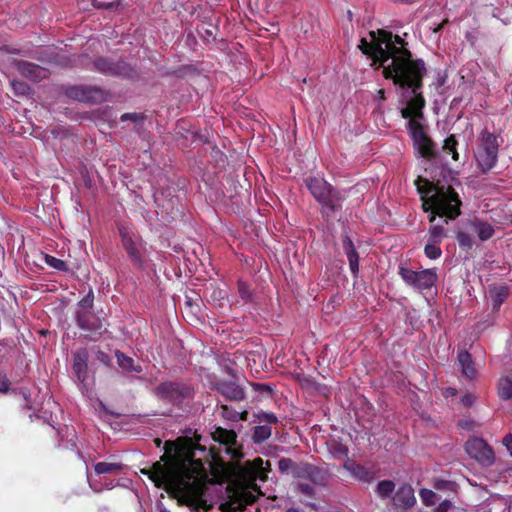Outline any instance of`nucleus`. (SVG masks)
<instances>
[{
  "label": "nucleus",
  "mask_w": 512,
  "mask_h": 512,
  "mask_svg": "<svg viewBox=\"0 0 512 512\" xmlns=\"http://www.w3.org/2000/svg\"><path fill=\"white\" fill-rule=\"evenodd\" d=\"M173 448L172 442L165 443V453L161 461L155 462L148 474L155 486L164 489L167 493L185 498L188 504L200 498L206 489L205 479L207 478L204 464L201 459H194V455L187 456V462L178 463L173 461L170 454Z\"/></svg>",
  "instance_id": "1"
},
{
  "label": "nucleus",
  "mask_w": 512,
  "mask_h": 512,
  "mask_svg": "<svg viewBox=\"0 0 512 512\" xmlns=\"http://www.w3.org/2000/svg\"><path fill=\"white\" fill-rule=\"evenodd\" d=\"M425 62L422 59H413L412 57L403 65L398 64L396 69L387 70L385 79H391L393 84L403 90H410L413 95L402 108L400 113L408 121L421 122L425 119L424 108L426 100L421 92L423 87V78L426 74Z\"/></svg>",
  "instance_id": "2"
},
{
  "label": "nucleus",
  "mask_w": 512,
  "mask_h": 512,
  "mask_svg": "<svg viewBox=\"0 0 512 512\" xmlns=\"http://www.w3.org/2000/svg\"><path fill=\"white\" fill-rule=\"evenodd\" d=\"M370 36V42L365 38L361 39L359 48L373 60V65L377 64L376 70L383 69L384 77L387 70L396 69L398 64L403 65L412 57L407 43L400 36L386 30L372 31Z\"/></svg>",
  "instance_id": "3"
},
{
  "label": "nucleus",
  "mask_w": 512,
  "mask_h": 512,
  "mask_svg": "<svg viewBox=\"0 0 512 512\" xmlns=\"http://www.w3.org/2000/svg\"><path fill=\"white\" fill-rule=\"evenodd\" d=\"M422 208L429 212V222L436 221V217L456 219L461 214L462 201L458 193L452 188H437L430 197H422Z\"/></svg>",
  "instance_id": "4"
},
{
  "label": "nucleus",
  "mask_w": 512,
  "mask_h": 512,
  "mask_svg": "<svg viewBox=\"0 0 512 512\" xmlns=\"http://www.w3.org/2000/svg\"><path fill=\"white\" fill-rule=\"evenodd\" d=\"M306 186L315 200L321 205L323 217L329 218L331 213L342 208L343 195L321 178L306 179Z\"/></svg>",
  "instance_id": "5"
},
{
  "label": "nucleus",
  "mask_w": 512,
  "mask_h": 512,
  "mask_svg": "<svg viewBox=\"0 0 512 512\" xmlns=\"http://www.w3.org/2000/svg\"><path fill=\"white\" fill-rule=\"evenodd\" d=\"M117 229L121 239V245L129 260L133 266L139 269L143 268L145 263L143 256L145 243L141 235L132 224L124 221L117 223Z\"/></svg>",
  "instance_id": "6"
},
{
  "label": "nucleus",
  "mask_w": 512,
  "mask_h": 512,
  "mask_svg": "<svg viewBox=\"0 0 512 512\" xmlns=\"http://www.w3.org/2000/svg\"><path fill=\"white\" fill-rule=\"evenodd\" d=\"M498 136L484 128L479 137V145L476 153L478 167L483 173L489 172L498 162L499 152Z\"/></svg>",
  "instance_id": "7"
},
{
  "label": "nucleus",
  "mask_w": 512,
  "mask_h": 512,
  "mask_svg": "<svg viewBox=\"0 0 512 512\" xmlns=\"http://www.w3.org/2000/svg\"><path fill=\"white\" fill-rule=\"evenodd\" d=\"M155 395L175 406H180L185 401L192 400L195 395L194 388L183 382L164 381L154 390Z\"/></svg>",
  "instance_id": "8"
},
{
  "label": "nucleus",
  "mask_w": 512,
  "mask_h": 512,
  "mask_svg": "<svg viewBox=\"0 0 512 512\" xmlns=\"http://www.w3.org/2000/svg\"><path fill=\"white\" fill-rule=\"evenodd\" d=\"M406 128L412 139L414 149L422 158L432 160L437 157L436 144L428 135L423 123L414 120L408 121Z\"/></svg>",
  "instance_id": "9"
},
{
  "label": "nucleus",
  "mask_w": 512,
  "mask_h": 512,
  "mask_svg": "<svg viewBox=\"0 0 512 512\" xmlns=\"http://www.w3.org/2000/svg\"><path fill=\"white\" fill-rule=\"evenodd\" d=\"M398 274L408 286L419 291L431 289L437 281V274L434 269L414 271L408 267L400 265Z\"/></svg>",
  "instance_id": "10"
},
{
  "label": "nucleus",
  "mask_w": 512,
  "mask_h": 512,
  "mask_svg": "<svg viewBox=\"0 0 512 512\" xmlns=\"http://www.w3.org/2000/svg\"><path fill=\"white\" fill-rule=\"evenodd\" d=\"M467 454L483 466H491L495 461V454L491 446L481 438H471L465 444Z\"/></svg>",
  "instance_id": "11"
},
{
  "label": "nucleus",
  "mask_w": 512,
  "mask_h": 512,
  "mask_svg": "<svg viewBox=\"0 0 512 512\" xmlns=\"http://www.w3.org/2000/svg\"><path fill=\"white\" fill-rule=\"evenodd\" d=\"M93 65L97 72L107 76L128 77L132 72L131 67L126 62L115 61L109 57H97L94 59Z\"/></svg>",
  "instance_id": "12"
},
{
  "label": "nucleus",
  "mask_w": 512,
  "mask_h": 512,
  "mask_svg": "<svg viewBox=\"0 0 512 512\" xmlns=\"http://www.w3.org/2000/svg\"><path fill=\"white\" fill-rule=\"evenodd\" d=\"M299 479H307L318 486H328L332 480V472L323 466L302 462Z\"/></svg>",
  "instance_id": "13"
},
{
  "label": "nucleus",
  "mask_w": 512,
  "mask_h": 512,
  "mask_svg": "<svg viewBox=\"0 0 512 512\" xmlns=\"http://www.w3.org/2000/svg\"><path fill=\"white\" fill-rule=\"evenodd\" d=\"M66 95L74 100L87 103H100L104 100V92L97 87L72 86L66 90Z\"/></svg>",
  "instance_id": "14"
},
{
  "label": "nucleus",
  "mask_w": 512,
  "mask_h": 512,
  "mask_svg": "<svg viewBox=\"0 0 512 512\" xmlns=\"http://www.w3.org/2000/svg\"><path fill=\"white\" fill-rule=\"evenodd\" d=\"M76 324L77 326L92 335L101 336L104 332L103 322L100 317L94 314L90 310H78L76 312Z\"/></svg>",
  "instance_id": "15"
},
{
  "label": "nucleus",
  "mask_w": 512,
  "mask_h": 512,
  "mask_svg": "<svg viewBox=\"0 0 512 512\" xmlns=\"http://www.w3.org/2000/svg\"><path fill=\"white\" fill-rule=\"evenodd\" d=\"M13 65L23 77L33 82H38L48 77V70L38 64L25 60H13Z\"/></svg>",
  "instance_id": "16"
},
{
  "label": "nucleus",
  "mask_w": 512,
  "mask_h": 512,
  "mask_svg": "<svg viewBox=\"0 0 512 512\" xmlns=\"http://www.w3.org/2000/svg\"><path fill=\"white\" fill-rule=\"evenodd\" d=\"M212 388L229 401H242L246 394L244 389L234 381L219 380L213 383Z\"/></svg>",
  "instance_id": "17"
},
{
  "label": "nucleus",
  "mask_w": 512,
  "mask_h": 512,
  "mask_svg": "<svg viewBox=\"0 0 512 512\" xmlns=\"http://www.w3.org/2000/svg\"><path fill=\"white\" fill-rule=\"evenodd\" d=\"M211 436L215 442L226 446L227 452L232 454V456L237 455V434L234 430L216 427L214 431L211 432Z\"/></svg>",
  "instance_id": "18"
},
{
  "label": "nucleus",
  "mask_w": 512,
  "mask_h": 512,
  "mask_svg": "<svg viewBox=\"0 0 512 512\" xmlns=\"http://www.w3.org/2000/svg\"><path fill=\"white\" fill-rule=\"evenodd\" d=\"M88 359L89 353L86 348H80L73 354V371L78 381L82 384L88 378Z\"/></svg>",
  "instance_id": "19"
},
{
  "label": "nucleus",
  "mask_w": 512,
  "mask_h": 512,
  "mask_svg": "<svg viewBox=\"0 0 512 512\" xmlns=\"http://www.w3.org/2000/svg\"><path fill=\"white\" fill-rule=\"evenodd\" d=\"M393 504L397 508H401L403 510H407L414 506L416 503V498L414 495V490L409 484L401 485L398 490L395 492L393 498Z\"/></svg>",
  "instance_id": "20"
},
{
  "label": "nucleus",
  "mask_w": 512,
  "mask_h": 512,
  "mask_svg": "<svg viewBox=\"0 0 512 512\" xmlns=\"http://www.w3.org/2000/svg\"><path fill=\"white\" fill-rule=\"evenodd\" d=\"M467 229L471 233H476L481 241L489 240L494 234L493 226L477 217L467 222Z\"/></svg>",
  "instance_id": "21"
},
{
  "label": "nucleus",
  "mask_w": 512,
  "mask_h": 512,
  "mask_svg": "<svg viewBox=\"0 0 512 512\" xmlns=\"http://www.w3.org/2000/svg\"><path fill=\"white\" fill-rule=\"evenodd\" d=\"M342 247H343V250L348 258L351 273L354 276H357V274L359 272V255L354 246L353 241L351 240V238L348 235L343 236Z\"/></svg>",
  "instance_id": "22"
},
{
  "label": "nucleus",
  "mask_w": 512,
  "mask_h": 512,
  "mask_svg": "<svg viewBox=\"0 0 512 512\" xmlns=\"http://www.w3.org/2000/svg\"><path fill=\"white\" fill-rule=\"evenodd\" d=\"M345 470L349 471L353 477L362 481L370 482L373 479V473L361 464L352 460H347L343 464Z\"/></svg>",
  "instance_id": "23"
},
{
  "label": "nucleus",
  "mask_w": 512,
  "mask_h": 512,
  "mask_svg": "<svg viewBox=\"0 0 512 512\" xmlns=\"http://www.w3.org/2000/svg\"><path fill=\"white\" fill-rule=\"evenodd\" d=\"M461 374L467 379H473L476 376V369L471 354L468 351H460L457 356Z\"/></svg>",
  "instance_id": "24"
},
{
  "label": "nucleus",
  "mask_w": 512,
  "mask_h": 512,
  "mask_svg": "<svg viewBox=\"0 0 512 512\" xmlns=\"http://www.w3.org/2000/svg\"><path fill=\"white\" fill-rule=\"evenodd\" d=\"M448 218L444 219L441 218V222L440 223H431L430 227H429V230H428V233H429V237H428V240L431 241L432 243H441L442 240L444 238L447 237V232H446V229H445V225L448 224Z\"/></svg>",
  "instance_id": "25"
},
{
  "label": "nucleus",
  "mask_w": 512,
  "mask_h": 512,
  "mask_svg": "<svg viewBox=\"0 0 512 512\" xmlns=\"http://www.w3.org/2000/svg\"><path fill=\"white\" fill-rule=\"evenodd\" d=\"M278 469L281 473L291 474L294 478H299L302 462H295L290 458H281L278 461Z\"/></svg>",
  "instance_id": "26"
},
{
  "label": "nucleus",
  "mask_w": 512,
  "mask_h": 512,
  "mask_svg": "<svg viewBox=\"0 0 512 512\" xmlns=\"http://www.w3.org/2000/svg\"><path fill=\"white\" fill-rule=\"evenodd\" d=\"M121 462H98L94 465V471L97 475L116 474L123 469Z\"/></svg>",
  "instance_id": "27"
},
{
  "label": "nucleus",
  "mask_w": 512,
  "mask_h": 512,
  "mask_svg": "<svg viewBox=\"0 0 512 512\" xmlns=\"http://www.w3.org/2000/svg\"><path fill=\"white\" fill-rule=\"evenodd\" d=\"M415 185L421 198L429 197L428 195L432 192L435 193L437 188H444L443 186L434 185L432 182L420 176L415 180Z\"/></svg>",
  "instance_id": "28"
},
{
  "label": "nucleus",
  "mask_w": 512,
  "mask_h": 512,
  "mask_svg": "<svg viewBox=\"0 0 512 512\" xmlns=\"http://www.w3.org/2000/svg\"><path fill=\"white\" fill-rule=\"evenodd\" d=\"M115 356H116L118 365L123 370H125L127 372H132V371L141 372V367H136L134 365V360L131 357L124 354L123 352L117 350L115 352Z\"/></svg>",
  "instance_id": "29"
},
{
  "label": "nucleus",
  "mask_w": 512,
  "mask_h": 512,
  "mask_svg": "<svg viewBox=\"0 0 512 512\" xmlns=\"http://www.w3.org/2000/svg\"><path fill=\"white\" fill-rule=\"evenodd\" d=\"M498 396L501 400L512 399V379L502 377L498 382Z\"/></svg>",
  "instance_id": "30"
},
{
  "label": "nucleus",
  "mask_w": 512,
  "mask_h": 512,
  "mask_svg": "<svg viewBox=\"0 0 512 512\" xmlns=\"http://www.w3.org/2000/svg\"><path fill=\"white\" fill-rule=\"evenodd\" d=\"M272 435L271 427L268 425H258L253 429L252 440L260 444L269 439Z\"/></svg>",
  "instance_id": "31"
},
{
  "label": "nucleus",
  "mask_w": 512,
  "mask_h": 512,
  "mask_svg": "<svg viewBox=\"0 0 512 512\" xmlns=\"http://www.w3.org/2000/svg\"><path fill=\"white\" fill-rule=\"evenodd\" d=\"M395 490V483L392 480L379 481L376 486V493L382 499H386L392 495Z\"/></svg>",
  "instance_id": "32"
},
{
  "label": "nucleus",
  "mask_w": 512,
  "mask_h": 512,
  "mask_svg": "<svg viewBox=\"0 0 512 512\" xmlns=\"http://www.w3.org/2000/svg\"><path fill=\"white\" fill-rule=\"evenodd\" d=\"M329 451L335 459L347 458L349 454L348 447L342 442L336 440L331 442Z\"/></svg>",
  "instance_id": "33"
},
{
  "label": "nucleus",
  "mask_w": 512,
  "mask_h": 512,
  "mask_svg": "<svg viewBox=\"0 0 512 512\" xmlns=\"http://www.w3.org/2000/svg\"><path fill=\"white\" fill-rule=\"evenodd\" d=\"M459 247L464 251H469L474 245V239L471 233L459 230L456 235Z\"/></svg>",
  "instance_id": "34"
},
{
  "label": "nucleus",
  "mask_w": 512,
  "mask_h": 512,
  "mask_svg": "<svg viewBox=\"0 0 512 512\" xmlns=\"http://www.w3.org/2000/svg\"><path fill=\"white\" fill-rule=\"evenodd\" d=\"M458 141L454 134L449 135L443 144V151L446 153H450L452 155V159L457 161L459 159V153L457 152Z\"/></svg>",
  "instance_id": "35"
},
{
  "label": "nucleus",
  "mask_w": 512,
  "mask_h": 512,
  "mask_svg": "<svg viewBox=\"0 0 512 512\" xmlns=\"http://www.w3.org/2000/svg\"><path fill=\"white\" fill-rule=\"evenodd\" d=\"M507 297L508 289L506 287L496 289L492 296L493 309L498 310Z\"/></svg>",
  "instance_id": "36"
},
{
  "label": "nucleus",
  "mask_w": 512,
  "mask_h": 512,
  "mask_svg": "<svg viewBox=\"0 0 512 512\" xmlns=\"http://www.w3.org/2000/svg\"><path fill=\"white\" fill-rule=\"evenodd\" d=\"M254 417L259 423H264V425H272L278 423V417L272 412L259 411L254 414Z\"/></svg>",
  "instance_id": "37"
},
{
  "label": "nucleus",
  "mask_w": 512,
  "mask_h": 512,
  "mask_svg": "<svg viewBox=\"0 0 512 512\" xmlns=\"http://www.w3.org/2000/svg\"><path fill=\"white\" fill-rule=\"evenodd\" d=\"M440 243H432L431 241L427 240V243L424 248L425 255L429 259H438L442 255V250L439 247Z\"/></svg>",
  "instance_id": "38"
},
{
  "label": "nucleus",
  "mask_w": 512,
  "mask_h": 512,
  "mask_svg": "<svg viewBox=\"0 0 512 512\" xmlns=\"http://www.w3.org/2000/svg\"><path fill=\"white\" fill-rule=\"evenodd\" d=\"M419 495H420V498H421L423 504L426 506L434 505L438 500L437 494L430 489H426V488L421 489L419 491Z\"/></svg>",
  "instance_id": "39"
},
{
  "label": "nucleus",
  "mask_w": 512,
  "mask_h": 512,
  "mask_svg": "<svg viewBox=\"0 0 512 512\" xmlns=\"http://www.w3.org/2000/svg\"><path fill=\"white\" fill-rule=\"evenodd\" d=\"M44 259H45V263L56 269V270H59V271H66L68 268H67V264L65 263V261L59 259V258H56L54 256H51V255H48V254H45L44 256Z\"/></svg>",
  "instance_id": "40"
},
{
  "label": "nucleus",
  "mask_w": 512,
  "mask_h": 512,
  "mask_svg": "<svg viewBox=\"0 0 512 512\" xmlns=\"http://www.w3.org/2000/svg\"><path fill=\"white\" fill-rule=\"evenodd\" d=\"M238 294L245 302H251L253 300V292L249 285L242 281H238Z\"/></svg>",
  "instance_id": "41"
},
{
  "label": "nucleus",
  "mask_w": 512,
  "mask_h": 512,
  "mask_svg": "<svg viewBox=\"0 0 512 512\" xmlns=\"http://www.w3.org/2000/svg\"><path fill=\"white\" fill-rule=\"evenodd\" d=\"M10 84L16 95L25 96L29 94L30 87L25 82L13 79Z\"/></svg>",
  "instance_id": "42"
},
{
  "label": "nucleus",
  "mask_w": 512,
  "mask_h": 512,
  "mask_svg": "<svg viewBox=\"0 0 512 512\" xmlns=\"http://www.w3.org/2000/svg\"><path fill=\"white\" fill-rule=\"evenodd\" d=\"M93 302H94V295H93V291L90 290L89 293L78 302V306L82 308L81 310H90L91 311L92 307H93Z\"/></svg>",
  "instance_id": "43"
},
{
  "label": "nucleus",
  "mask_w": 512,
  "mask_h": 512,
  "mask_svg": "<svg viewBox=\"0 0 512 512\" xmlns=\"http://www.w3.org/2000/svg\"><path fill=\"white\" fill-rule=\"evenodd\" d=\"M221 414L223 418L230 420V421H237V411L233 409L232 407L223 404L220 406Z\"/></svg>",
  "instance_id": "44"
},
{
  "label": "nucleus",
  "mask_w": 512,
  "mask_h": 512,
  "mask_svg": "<svg viewBox=\"0 0 512 512\" xmlns=\"http://www.w3.org/2000/svg\"><path fill=\"white\" fill-rule=\"evenodd\" d=\"M120 120L122 122L132 121V122L138 123V122H141L144 120V115L140 114V113H135V112L134 113H124L121 115Z\"/></svg>",
  "instance_id": "45"
},
{
  "label": "nucleus",
  "mask_w": 512,
  "mask_h": 512,
  "mask_svg": "<svg viewBox=\"0 0 512 512\" xmlns=\"http://www.w3.org/2000/svg\"><path fill=\"white\" fill-rule=\"evenodd\" d=\"M298 489L301 493H303L304 495H306L308 497H313L315 494L314 488L310 484H307V483L298 484Z\"/></svg>",
  "instance_id": "46"
},
{
  "label": "nucleus",
  "mask_w": 512,
  "mask_h": 512,
  "mask_svg": "<svg viewBox=\"0 0 512 512\" xmlns=\"http://www.w3.org/2000/svg\"><path fill=\"white\" fill-rule=\"evenodd\" d=\"M452 487V482L443 479H437L434 482V488L437 490H450Z\"/></svg>",
  "instance_id": "47"
},
{
  "label": "nucleus",
  "mask_w": 512,
  "mask_h": 512,
  "mask_svg": "<svg viewBox=\"0 0 512 512\" xmlns=\"http://www.w3.org/2000/svg\"><path fill=\"white\" fill-rule=\"evenodd\" d=\"M96 359L99 362H101L102 364L107 365V366L110 365V363H111L110 356L106 352H104V351H102L100 349H98L96 351Z\"/></svg>",
  "instance_id": "48"
},
{
  "label": "nucleus",
  "mask_w": 512,
  "mask_h": 512,
  "mask_svg": "<svg viewBox=\"0 0 512 512\" xmlns=\"http://www.w3.org/2000/svg\"><path fill=\"white\" fill-rule=\"evenodd\" d=\"M11 382L6 375L0 374V393H7L10 389Z\"/></svg>",
  "instance_id": "49"
},
{
  "label": "nucleus",
  "mask_w": 512,
  "mask_h": 512,
  "mask_svg": "<svg viewBox=\"0 0 512 512\" xmlns=\"http://www.w3.org/2000/svg\"><path fill=\"white\" fill-rule=\"evenodd\" d=\"M476 401V397L475 395L471 394V393H466L465 395H463V397L461 398V403L465 406V407H470L472 406Z\"/></svg>",
  "instance_id": "50"
},
{
  "label": "nucleus",
  "mask_w": 512,
  "mask_h": 512,
  "mask_svg": "<svg viewBox=\"0 0 512 512\" xmlns=\"http://www.w3.org/2000/svg\"><path fill=\"white\" fill-rule=\"evenodd\" d=\"M503 445L507 448L509 454L512 456V434H508L503 438Z\"/></svg>",
  "instance_id": "51"
},
{
  "label": "nucleus",
  "mask_w": 512,
  "mask_h": 512,
  "mask_svg": "<svg viewBox=\"0 0 512 512\" xmlns=\"http://www.w3.org/2000/svg\"><path fill=\"white\" fill-rule=\"evenodd\" d=\"M451 507V502L449 500H444L442 503H440V505L438 506V511L439 512H444L446 511L447 509H449Z\"/></svg>",
  "instance_id": "52"
},
{
  "label": "nucleus",
  "mask_w": 512,
  "mask_h": 512,
  "mask_svg": "<svg viewBox=\"0 0 512 512\" xmlns=\"http://www.w3.org/2000/svg\"><path fill=\"white\" fill-rule=\"evenodd\" d=\"M115 6H118V4L114 3V2H108V3H100L99 5H97L96 7L97 8H104V9H113Z\"/></svg>",
  "instance_id": "53"
},
{
  "label": "nucleus",
  "mask_w": 512,
  "mask_h": 512,
  "mask_svg": "<svg viewBox=\"0 0 512 512\" xmlns=\"http://www.w3.org/2000/svg\"><path fill=\"white\" fill-rule=\"evenodd\" d=\"M237 416H238L237 421H239V420L246 421L247 417H248V412L246 410H244L242 412L237 411Z\"/></svg>",
  "instance_id": "54"
},
{
  "label": "nucleus",
  "mask_w": 512,
  "mask_h": 512,
  "mask_svg": "<svg viewBox=\"0 0 512 512\" xmlns=\"http://www.w3.org/2000/svg\"><path fill=\"white\" fill-rule=\"evenodd\" d=\"M449 23L448 19H444L435 29L434 32H440L447 24Z\"/></svg>",
  "instance_id": "55"
},
{
  "label": "nucleus",
  "mask_w": 512,
  "mask_h": 512,
  "mask_svg": "<svg viewBox=\"0 0 512 512\" xmlns=\"http://www.w3.org/2000/svg\"><path fill=\"white\" fill-rule=\"evenodd\" d=\"M5 51L7 53H10V54H21V50L20 49H15V48L5 47Z\"/></svg>",
  "instance_id": "56"
},
{
  "label": "nucleus",
  "mask_w": 512,
  "mask_h": 512,
  "mask_svg": "<svg viewBox=\"0 0 512 512\" xmlns=\"http://www.w3.org/2000/svg\"><path fill=\"white\" fill-rule=\"evenodd\" d=\"M377 96L379 100H385V91L383 89L378 90Z\"/></svg>",
  "instance_id": "57"
},
{
  "label": "nucleus",
  "mask_w": 512,
  "mask_h": 512,
  "mask_svg": "<svg viewBox=\"0 0 512 512\" xmlns=\"http://www.w3.org/2000/svg\"><path fill=\"white\" fill-rule=\"evenodd\" d=\"M286 512H303V510L299 509V508H294V507H291V508H288L286 510Z\"/></svg>",
  "instance_id": "58"
},
{
  "label": "nucleus",
  "mask_w": 512,
  "mask_h": 512,
  "mask_svg": "<svg viewBox=\"0 0 512 512\" xmlns=\"http://www.w3.org/2000/svg\"><path fill=\"white\" fill-rule=\"evenodd\" d=\"M227 373H228V374H230V375H232V376L234 375V374H233V370H232L231 368H228V369H227Z\"/></svg>",
  "instance_id": "59"
},
{
  "label": "nucleus",
  "mask_w": 512,
  "mask_h": 512,
  "mask_svg": "<svg viewBox=\"0 0 512 512\" xmlns=\"http://www.w3.org/2000/svg\"><path fill=\"white\" fill-rule=\"evenodd\" d=\"M155 443H156V445H157V446H160V444H161V440L157 438V439L155 440Z\"/></svg>",
  "instance_id": "60"
}]
</instances>
